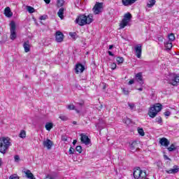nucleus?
<instances>
[{
    "label": "nucleus",
    "mask_w": 179,
    "mask_h": 179,
    "mask_svg": "<svg viewBox=\"0 0 179 179\" xmlns=\"http://www.w3.org/2000/svg\"><path fill=\"white\" fill-rule=\"evenodd\" d=\"M93 20H94L93 19V14H89L88 15L81 14L76 17L75 23L82 27L86 26V24H90V23H92Z\"/></svg>",
    "instance_id": "f257e3e1"
},
{
    "label": "nucleus",
    "mask_w": 179,
    "mask_h": 179,
    "mask_svg": "<svg viewBox=\"0 0 179 179\" xmlns=\"http://www.w3.org/2000/svg\"><path fill=\"white\" fill-rule=\"evenodd\" d=\"M12 143L9 137H0V153L5 155L6 151L11 146Z\"/></svg>",
    "instance_id": "f03ea898"
},
{
    "label": "nucleus",
    "mask_w": 179,
    "mask_h": 179,
    "mask_svg": "<svg viewBox=\"0 0 179 179\" xmlns=\"http://www.w3.org/2000/svg\"><path fill=\"white\" fill-rule=\"evenodd\" d=\"M163 106L161 103H155L152 106L149 108L148 115L150 118H155L157 113L162 111Z\"/></svg>",
    "instance_id": "7ed1b4c3"
},
{
    "label": "nucleus",
    "mask_w": 179,
    "mask_h": 179,
    "mask_svg": "<svg viewBox=\"0 0 179 179\" xmlns=\"http://www.w3.org/2000/svg\"><path fill=\"white\" fill-rule=\"evenodd\" d=\"M133 176L134 179H146L148 173L145 170H141L140 167H136L134 169Z\"/></svg>",
    "instance_id": "20e7f679"
},
{
    "label": "nucleus",
    "mask_w": 179,
    "mask_h": 179,
    "mask_svg": "<svg viewBox=\"0 0 179 179\" xmlns=\"http://www.w3.org/2000/svg\"><path fill=\"white\" fill-rule=\"evenodd\" d=\"M131 19H132V14H131V13H125L123 19L119 24L120 29H124L126 26H128V23L131 22Z\"/></svg>",
    "instance_id": "39448f33"
},
{
    "label": "nucleus",
    "mask_w": 179,
    "mask_h": 179,
    "mask_svg": "<svg viewBox=\"0 0 179 179\" xmlns=\"http://www.w3.org/2000/svg\"><path fill=\"white\" fill-rule=\"evenodd\" d=\"M10 40H16V37H17V35L16 34V23L15 21H11L10 23Z\"/></svg>",
    "instance_id": "423d86ee"
},
{
    "label": "nucleus",
    "mask_w": 179,
    "mask_h": 179,
    "mask_svg": "<svg viewBox=\"0 0 179 179\" xmlns=\"http://www.w3.org/2000/svg\"><path fill=\"white\" fill-rule=\"evenodd\" d=\"M101 9H103V3H96L92 8V10L94 15H99V13L101 12Z\"/></svg>",
    "instance_id": "0eeeda50"
},
{
    "label": "nucleus",
    "mask_w": 179,
    "mask_h": 179,
    "mask_svg": "<svg viewBox=\"0 0 179 179\" xmlns=\"http://www.w3.org/2000/svg\"><path fill=\"white\" fill-rule=\"evenodd\" d=\"M80 141H81V143H84V145H90L91 143V141L90 138H89V136H87V135L82 133L80 135Z\"/></svg>",
    "instance_id": "6e6552de"
},
{
    "label": "nucleus",
    "mask_w": 179,
    "mask_h": 179,
    "mask_svg": "<svg viewBox=\"0 0 179 179\" xmlns=\"http://www.w3.org/2000/svg\"><path fill=\"white\" fill-rule=\"evenodd\" d=\"M55 38L57 43H62L64 41V34L61 31H57L55 33Z\"/></svg>",
    "instance_id": "1a4fd4ad"
},
{
    "label": "nucleus",
    "mask_w": 179,
    "mask_h": 179,
    "mask_svg": "<svg viewBox=\"0 0 179 179\" xmlns=\"http://www.w3.org/2000/svg\"><path fill=\"white\" fill-rule=\"evenodd\" d=\"M136 57L141 58L142 57V45L138 44L135 48Z\"/></svg>",
    "instance_id": "9d476101"
},
{
    "label": "nucleus",
    "mask_w": 179,
    "mask_h": 179,
    "mask_svg": "<svg viewBox=\"0 0 179 179\" xmlns=\"http://www.w3.org/2000/svg\"><path fill=\"white\" fill-rule=\"evenodd\" d=\"M135 80L138 82L141 86L145 83L143 82V76H142V73H138L135 75Z\"/></svg>",
    "instance_id": "9b49d317"
},
{
    "label": "nucleus",
    "mask_w": 179,
    "mask_h": 179,
    "mask_svg": "<svg viewBox=\"0 0 179 179\" xmlns=\"http://www.w3.org/2000/svg\"><path fill=\"white\" fill-rule=\"evenodd\" d=\"M179 83V75L173 74L172 79L171 80V85L173 86H178Z\"/></svg>",
    "instance_id": "f8f14e48"
},
{
    "label": "nucleus",
    "mask_w": 179,
    "mask_h": 179,
    "mask_svg": "<svg viewBox=\"0 0 179 179\" xmlns=\"http://www.w3.org/2000/svg\"><path fill=\"white\" fill-rule=\"evenodd\" d=\"M43 145L44 148H47V149L50 150L52 148V145H54V143H52V141L49 138H47L43 142Z\"/></svg>",
    "instance_id": "ddd939ff"
},
{
    "label": "nucleus",
    "mask_w": 179,
    "mask_h": 179,
    "mask_svg": "<svg viewBox=\"0 0 179 179\" xmlns=\"http://www.w3.org/2000/svg\"><path fill=\"white\" fill-rule=\"evenodd\" d=\"M85 71V66H83L82 64L79 63L76 65V73L78 75L80 73H82Z\"/></svg>",
    "instance_id": "4468645a"
},
{
    "label": "nucleus",
    "mask_w": 179,
    "mask_h": 179,
    "mask_svg": "<svg viewBox=\"0 0 179 179\" xmlns=\"http://www.w3.org/2000/svg\"><path fill=\"white\" fill-rule=\"evenodd\" d=\"M139 149V144L136 141H133L131 144L130 145V150L131 152L133 153L136 152Z\"/></svg>",
    "instance_id": "2eb2a0df"
},
{
    "label": "nucleus",
    "mask_w": 179,
    "mask_h": 179,
    "mask_svg": "<svg viewBox=\"0 0 179 179\" xmlns=\"http://www.w3.org/2000/svg\"><path fill=\"white\" fill-rule=\"evenodd\" d=\"M159 143L162 146H164L165 148L169 147V145H170V141L166 138H162L159 140Z\"/></svg>",
    "instance_id": "dca6fc26"
},
{
    "label": "nucleus",
    "mask_w": 179,
    "mask_h": 179,
    "mask_svg": "<svg viewBox=\"0 0 179 179\" xmlns=\"http://www.w3.org/2000/svg\"><path fill=\"white\" fill-rule=\"evenodd\" d=\"M136 1L138 0H122V3L124 6H131V5H134Z\"/></svg>",
    "instance_id": "f3484780"
},
{
    "label": "nucleus",
    "mask_w": 179,
    "mask_h": 179,
    "mask_svg": "<svg viewBox=\"0 0 179 179\" xmlns=\"http://www.w3.org/2000/svg\"><path fill=\"white\" fill-rule=\"evenodd\" d=\"M4 15L5 16H6V17H12V16L13 15V13H12V11L10 10V8L6 7L4 9Z\"/></svg>",
    "instance_id": "a211bd4d"
},
{
    "label": "nucleus",
    "mask_w": 179,
    "mask_h": 179,
    "mask_svg": "<svg viewBox=\"0 0 179 179\" xmlns=\"http://www.w3.org/2000/svg\"><path fill=\"white\" fill-rule=\"evenodd\" d=\"M23 48L25 52H30V41H26L23 43Z\"/></svg>",
    "instance_id": "6ab92c4d"
},
{
    "label": "nucleus",
    "mask_w": 179,
    "mask_h": 179,
    "mask_svg": "<svg viewBox=\"0 0 179 179\" xmlns=\"http://www.w3.org/2000/svg\"><path fill=\"white\" fill-rule=\"evenodd\" d=\"M24 173L25 174V176L27 177V178L36 179V178L34 177V175H33V173H31V171L29 169L27 171H24Z\"/></svg>",
    "instance_id": "aec40b11"
},
{
    "label": "nucleus",
    "mask_w": 179,
    "mask_h": 179,
    "mask_svg": "<svg viewBox=\"0 0 179 179\" xmlns=\"http://www.w3.org/2000/svg\"><path fill=\"white\" fill-rule=\"evenodd\" d=\"M166 173H167L168 174H176L178 173V166H175L174 169L166 170Z\"/></svg>",
    "instance_id": "412c9836"
},
{
    "label": "nucleus",
    "mask_w": 179,
    "mask_h": 179,
    "mask_svg": "<svg viewBox=\"0 0 179 179\" xmlns=\"http://www.w3.org/2000/svg\"><path fill=\"white\" fill-rule=\"evenodd\" d=\"M64 10H65V8L62 7L59 9V11L57 12V15L61 19V20H63V19H64Z\"/></svg>",
    "instance_id": "4be33fe9"
},
{
    "label": "nucleus",
    "mask_w": 179,
    "mask_h": 179,
    "mask_svg": "<svg viewBox=\"0 0 179 179\" xmlns=\"http://www.w3.org/2000/svg\"><path fill=\"white\" fill-rule=\"evenodd\" d=\"M164 46L166 50H170L173 48V42L166 41L164 43Z\"/></svg>",
    "instance_id": "5701e85b"
},
{
    "label": "nucleus",
    "mask_w": 179,
    "mask_h": 179,
    "mask_svg": "<svg viewBox=\"0 0 179 179\" xmlns=\"http://www.w3.org/2000/svg\"><path fill=\"white\" fill-rule=\"evenodd\" d=\"M156 4V0H148L147 8H153Z\"/></svg>",
    "instance_id": "b1692460"
},
{
    "label": "nucleus",
    "mask_w": 179,
    "mask_h": 179,
    "mask_svg": "<svg viewBox=\"0 0 179 179\" xmlns=\"http://www.w3.org/2000/svg\"><path fill=\"white\" fill-rule=\"evenodd\" d=\"M177 150V145H176V143H172L169 148H167V150L169 152H174V150Z\"/></svg>",
    "instance_id": "393cba45"
},
{
    "label": "nucleus",
    "mask_w": 179,
    "mask_h": 179,
    "mask_svg": "<svg viewBox=\"0 0 179 179\" xmlns=\"http://www.w3.org/2000/svg\"><path fill=\"white\" fill-rule=\"evenodd\" d=\"M53 127H54V124H52V122H48L45 126L46 131H51Z\"/></svg>",
    "instance_id": "a878e982"
},
{
    "label": "nucleus",
    "mask_w": 179,
    "mask_h": 179,
    "mask_svg": "<svg viewBox=\"0 0 179 179\" xmlns=\"http://www.w3.org/2000/svg\"><path fill=\"white\" fill-rule=\"evenodd\" d=\"M168 38H169V41L171 43H173V41H174V40H176V36L174 35V34L171 33L170 34L168 35Z\"/></svg>",
    "instance_id": "bb28decb"
},
{
    "label": "nucleus",
    "mask_w": 179,
    "mask_h": 179,
    "mask_svg": "<svg viewBox=\"0 0 179 179\" xmlns=\"http://www.w3.org/2000/svg\"><path fill=\"white\" fill-rule=\"evenodd\" d=\"M69 34L70 37L74 40V41L76 40V38H78V34H76V32H69Z\"/></svg>",
    "instance_id": "cd10ccee"
},
{
    "label": "nucleus",
    "mask_w": 179,
    "mask_h": 179,
    "mask_svg": "<svg viewBox=\"0 0 179 179\" xmlns=\"http://www.w3.org/2000/svg\"><path fill=\"white\" fill-rule=\"evenodd\" d=\"M19 136L22 138V139H24V138H26V131L24 130H21L19 134Z\"/></svg>",
    "instance_id": "c85d7f7f"
},
{
    "label": "nucleus",
    "mask_w": 179,
    "mask_h": 179,
    "mask_svg": "<svg viewBox=\"0 0 179 179\" xmlns=\"http://www.w3.org/2000/svg\"><path fill=\"white\" fill-rule=\"evenodd\" d=\"M116 61H117L118 65H120V64H123L124 63V57H117L116 58Z\"/></svg>",
    "instance_id": "c756f323"
},
{
    "label": "nucleus",
    "mask_w": 179,
    "mask_h": 179,
    "mask_svg": "<svg viewBox=\"0 0 179 179\" xmlns=\"http://www.w3.org/2000/svg\"><path fill=\"white\" fill-rule=\"evenodd\" d=\"M64 0H57L58 8H62V6H64Z\"/></svg>",
    "instance_id": "7c9ffc66"
},
{
    "label": "nucleus",
    "mask_w": 179,
    "mask_h": 179,
    "mask_svg": "<svg viewBox=\"0 0 179 179\" xmlns=\"http://www.w3.org/2000/svg\"><path fill=\"white\" fill-rule=\"evenodd\" d=\"M138 133L141 136H145V131H143V128H138Z\"/></svg>",
    "instance_id": "2f4dec72"
},
{
    "label": "nucleus",
    "mask_w": 179,
    "mask_h": 179,
    "mask_svg": "<svg viewBox=\"0 0 179 179\" xmlns=\"http://www.w3.org/2000/svg\"><path fill=\"white\" fill-rule=\"evenodd\" d=\"M67 108L68 110H75L76 107L75 105H73V103H70L69 105L67 106Z\"/></svg>",
    "instance_id": "473e14b6"
},
{
    "label": "nucleus",
    "mask_w": 179,
    "mask_h": 179,
    "mask_svg": "<svg viewBox=\"0 0 179 179\" xmlns=\"http://www.w3.org/2000/svg\"><path fill=\"white\" fill-rule=\"evenodd\" d=\"M27 10L29 13H34V12H35L34 8H33L31 6H28Z\"/></svg>",
    "instance_id": "72a5a7b5"
},
{
    "label": "nucleus",
    "mask_w": 179,
    "mask_h": 179,
    "mask_svg": "<svg viewBox=\"0 0 179 179\" xmlns=\"http://www.w3.org/2000/svg\"><path fill=\"white\" fill-rule=\"evenodd\" d=\"M19 176H17V174L15 173V174H13L11 175L10 177H9V179H19Z\"/></svg>",
    "instance_id": "f704fd0d"
},
{
    "label": "nucleus",
    "mask_w": 179,
    "mask_h": 179,
    "mask_svg": "<svg viewBox=\"0 0 179 179\" xmlns=\"http://www.w3.org/2000/svg\"><path fill=\"white\" fill-rule=\"evenodd\" d=\"M59 118L62 120V121H68V117L66 115H60Z\"/></svg>",
    "instance_id": "c9c22d12"
},
{
    "label": "nucleus",
    "mask_w": 179,
    "mask_h": 179,
    "mask_svg": "<svg viewBox=\"0 0 179 179\" xmlns=\"http://www.w3.org/2000/svg\"><path fill=\"white\" fill-rule=\"evenodd\" d=\"M156 122L159 124H162L163 122V119H162V117L159 116L156 118Z\"/></svg>",
    "instance_id": "e433bc0d"
},
{
    "label": "nucleus",
    "mask_w": 179,
    "mask_h": 179,
    "mask_svg": "<svg viewBox=\"0 0 179 179\" xmlns=\"http://www.w3.org/2000/svg\"><path fill=\"white\" fill-rule=\"evenodd\" d=\"M76 152H78V153H82V146L78 145V146L76 148Z\"/></svg>",
    "instance_id": "4c0bfd02"
},
{
    "label": "nucleus",
    "mask_w": 179,
    "mask_h": 179,
    "mask_svg": "<svg viewBox=\"0 0 179 179\" xmlns=\"http://www.w3.org/2000/svg\"><path fill=\"white\" fill-rule=\"evenodd\" d=\"M69 155H73L75 153V148L71 147L69 150Z\"/></svg>",
    "instance_id": "58836bf2"
},
{
    "label": "nucleus",
    "mask_w": 179,
    "mask_h": 179,
    "mask_svg": "<svg viewBox=\"0 0 179 179\" xmlns=\"http://www.w3.org/2000/svg\"><path fill=\"white\" fill-rule=\"evenodd\" d=\"M110 68L112 71H114V69H117V64L115 63H112L110 65Z\"/></svg>",
    "instance_id": "ea45409f"
},
{
    "label": "nucleus",
    "mask_w": 179,
    "mask_h": 179,
    "mask_svg": "<svg viewBox=\"0 0 179 179\" xmlns=\"http://www.w3.org/2000/svg\"><path fill=\"white\" fill-rule=\"evenodd\" d=\"M122 92H123V94H124L125 96H128V94H129V91H128L127 89L123 88L122 89Z\"/></svg>",
    "instance_id": "a19ab883"
},
{
    "label": "nucleus",
    "mask_w": 179,
    "mask_h": 179,
    "mask_svg": "<svg viewBox=\"0 0 179 179\" xmlns=\"http://www.w3.org/2000/svg\"><path fill=\"white\" fill-rule=\"evenodd\" d=\"M128 106L129 107H130V108L132 110L133 108H135V104L134 103H128Z\"/></svg>",
    "instance_id": "79ce46f5"
},
{
    "label": "nucleus",
    "mask_w": 179,
    "mask_h": 179,
    "mask_svg": "<svg viewBox=\"0 0 179 179\" xmlns=\"http://www.w3.org/2000/svg\"><path fill=\"white\" fill-rule=\"evenodd\" d=\"M164 114L165 117H170V115L171 114V112L166 111V112H164Z\"/></svg>",
    "instance_id": "37998d69"
},
{
    "label": "nucleus",
    "mask_w": 179,
    "mask_h": 179,
    "mask_svg": "<svg viewBox=\"0 0 179 179\" xmlns=\"http://www.w3.org/2000/svg\"><path fill=\"white\" fill-rule=\"evenodd\" d=\"M14 159L15 162H18L19 160H20V157H19V155H15Z\"/></svg>",
    "instance_id": "c03bdc74"
},
{
    "label": "nucleus",
    "mask_w": 179,
    "mask_h": 179,
    "mask_svg": "<svg viewBox=\"0 0 179 179\" xmlns=\"http://www.w3.org/2000/svg\"><path fill=\"white\" fill-rule=\"evenodd\" d=\"M164 39V38H163V36H159L158 37V41H160L161 43H162Z\"/></svg>",
    "instance_id": "a18cd8bd"
},
{
    "label": "nucleus",
    "mask_w": 179,
    "mask_h": 179,
    "mask_svg": "<svg viewBox=\"0 0 179 179\" xmlns=\"http://www.w3.org/2000/svg\"><path fill=\"white\" fill-rule=\"evenodd\" d=\"M135 83V80H130L128 83V85H134Z\"/></svg>",
    "instance_id": "49530a36"
},
{
    "label": "nucleus",
    "mask_w": 179,
    "mask_h": 179,
    "mask_svg": "<svg viewBox=\"0 0 179 179\" xmlns=\"http://www.w3.org/2000/svg\"><path fill=\"white\" fill-rule=\"evenodd\" d=\"M44 179H54V178L50 175H48Z\"/></svg>",
    "instance_id": "de8ad7c7"
},
{
    "label": "nucleus",
    "mask_w": 179,
    "mask_h": 179,
    "mask_svg": "<svg viewBox=\"0 0 179 179\" xmlns=\"http://www.w3.org/2000/svg\"><path fill=\"white\" fill-rule=\"evenodd\" d=\"M108 54L110 56V57H114V54L111 52V51H108Z\"/></svg>",
    "instance_id": "09e8293b"
},
{
    "label": "nucleus",
    "mask_w": 179,
    "mask_h": 179,
    "mask_svg": "<svg viewBox=\"0 0 179 179\" xmlns=\"http://www.w3.org/2000/svg\"><path fill=\"white\" fill-rule=\"evenodd\" d=\"M40 20H45V16L41 15V16L40 17Z\"/></svg>",
    "instance_id": "8fccbe9b"
},
{
    "label": "nucleus",
    "mask_w": 179,
    "mask_h": 179,
    "mask_svg": "<svg viewBox=\"0 0 179 179\" xmlns=\"http://www.w3.org/2000/svg\"><path fill=\"white\" fill-rule=\"evenodd\" d=\"M45 3L48 5L51 2V0H43Z\"/></svg>",
    "instance_id": "3c124183"
},
{
    "label": "nucleus",
    "mask_w": 179,
    "mask_h": 179,
    "mask_svg": "<svg viewBox=\"0 0 179 179\" xmlns=\"http://www.w3.org/2000/svg\"><path fill=\"white\" fill-rule=\"evenodd\" d=\"M113 47H114V45H109V50H113Z\"/></svg>",
    "instance_id": "603ef678"
},
{
    "label": "nucleus",
    "mask_w": 179,
    "mask_h": 179,
    "mask_svg": "<svg viewBox=\"0 0 179 179\" xmlns=\"http://www.w3.org/2000/svg\"><path fill=\"white\" fill-rule=\"evenodd\" d=\"M78 142V141L76 140H73V145H76V143Z\"/></svg>",
    "instance_id": "864d4df0"
},
{
    "label": "nucleus",
    "mask_w": 179,
    "mask_h": 179,
    "mask_svg": "<svg viewBox=\"0 0 179 179\" xmlns=\"http://www.w3.org/2000/svg\"><path fill=\"white\" fill-rule=\"evenodd\" d=\"M74 110H75V111H76V113H78V114H79L80 113V111H79V110L76 109V108Z\"/></svg>",
    "instance_id": "5fc2aeb1"
},
{
    "label": "nucleus",
    "mask_w": 179,
    "mask_h": 179,
    "mask_svg": "<svg viewBox=\"0 0 179 179\" xmlns=\"http://www.w3.org/2000/svg\"><path fill=\"white\" fill-rule=\"evenodd\" d=\"M164 158L166 159V160H169V157H167V155H164Z\"/></svg>",
    "instance_id": "6e6d98bb"
},
{
    "label": "nucleus",
    "mask_w": 179,
    "mask_h": 179,
    "mask_svg": "<svg viewBox=\"0 0 179 179\" xmlns=\"http://www.w3.org/2000/svg\"><path fill=\"white\" fill-rule=\"evenodd\" d=\"M138 90H139L140 92H142V90H143V87H140L138 89Z\"/></svg>",
    "instance_id": "4d7b16f0"
},
{
    "label": "nucleus",
    "mask_w": 179,
    "mask_h": 179,
    "mask_svg": "<svg viewBox=\"0 0 179 179\" xmlns=\"http://www.w3.org/2000/svg\"><path fill=\"white\" fill-rule=\"evenodd\" d=\"M76 124H78V122H77L76 121H73V125H76Z\"/></svg>",
    "instance_id": "13d9d810"
},
{
    "label": "nucleus",
    "mask_w": 179,
    "mask_h": 179,
    "mask_svg": "<svg viewBox=\"0 0 179 179\" xmlns=\"http://www.w3.org/2000/svg\"><path fill=\"white\" fill-rule=\"evenodd\" d=\"M78 104H79L80 106V107H82L83 106V103H78Z\"/></svg>",
    "instance_id": "bf43d9fd"
},
{
    "label": "nucleus",
    "mask_w": 179,
    "mask_h": 179,
    "mask_svg": "<svg viewBox=\"0 0 179 179\" xmlns=\"http://www.w3.org/2000/svg\"><path fill=\"white\" fill-rule=\"evenodd\" d=\"M1 166H2V160H1V159H0V167H1Z\"/></svg>",
    "instance_id": "052dcab7"
},
{
    "label": "nucleus",
    "mask_w": 179,
    "mask_h": 179,
    "mask_svg": "<svg viewBox=\"0 0 179 179\" xmlns=\"http://www.w3.org/2000/svg\"><path fill=\"white\" fill-rule=\"evenodd\" d=\"M99 108H103V105H101V106H99Z\"/></svg>",
    "instance_id": "680f3d73"
},
{
    "label": "nucleus",
    "mask_w": 179,
    "mask_h": 179,
    "mask_svg": "<svg viewBox=\"0 0 179 179\" xmlns=\"http://www.w3.org/2000/svg\"><path fill=\"white\" fill-rule=\"evenodd\" d=\"M145 179H149V178H145Z\"/></svg>",
    "instance_id": "e2e57ef3"
}]
</instances>
